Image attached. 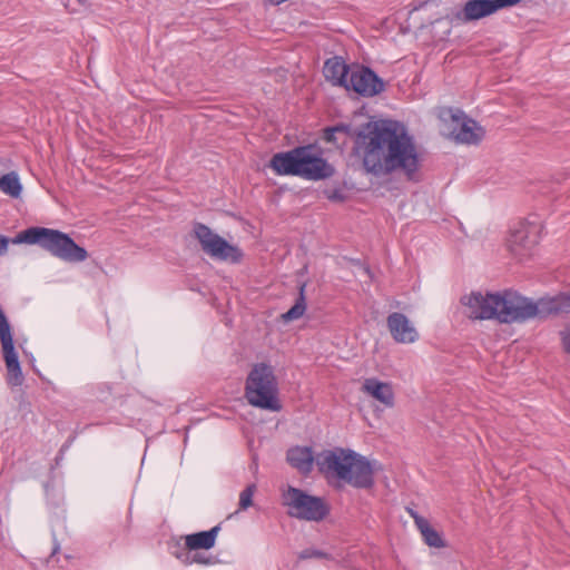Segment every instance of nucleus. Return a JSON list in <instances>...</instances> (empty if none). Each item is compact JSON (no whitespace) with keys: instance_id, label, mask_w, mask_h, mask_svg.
Segmentation results:
<instances>
[{"instance_id":"f257e3e1","label":"nucleus","mask_w":570,"mask_h":570,"mask_svg":"<svg viewBox=\"0 0 570 570\" xmlns=\"http://www.w3.org/2000/svg\"><path fill=\"white\" fill-rule=\"evenodd\" d=\"M461 303L469 307V316L475 320H497L500 323H524L531 318H547L570 314V293L541 297L537 302L514 291L503 293L472 292Z\"/></svg>"},{"instance_id":"f03ea898","label":"nucleus","mask_w":570,"mask_h":570,"mask_svg":"<svg viewBox=\"0 0 570 570\" xmlns=\"http://www.w3.org/2000/svg\"><path fill=\"white\" fill-rule=\"evenodd\" d=\"M368 127L371 138L363 156L366 173L381 176L402 171L414 180L421 161L413 137L396 121H370Z\"/></svg>"},{"instance_id":"7ed1b4c3","label":"nucleus","mask_w":570,"mask_h":570,"mask_svg":"<svg viewBox=\"0 0 570 570\" xmlns=\"http://www.w3.org/2000/svg\"><path fill=\"white\" fill-rule=\"evenodd\" d=\"M268 166L276 175L296 176L314 181L331 178L335 174L334 166L322 157L321 149L313 144L276 153L272 156Z\"/></svg>"},{"instance_id":"20e7f679","label":"nucleus","mask_w":570,"mask_h":570,"mask_svg":"<svg viewBox=\"0 0 570 570\" xmlns=\"http://www.w3.org/2000/svg\"><path fill=\"white\" fill-rule=\"evenodd\" d=\"M318 471L334 476L356 489H371L374 485V468L363 455L353 450H324L316 456Z\"/></svg>"},{"instance_id":"39448f33","label":"nucleus","mask_w":570,"mask_h":570,"mask_svg":"<svg viewBox=\"0 0 570 570\" xmlns=\"http://www.w3.org/2000/svg\"><path fill=\"white\" fill-rule=\"evenodd\" d=\"M10 242L13 244L38 245L52 256L67 263H80L89 256L87 249L79 246L68 234L47 227H29L18 233L12 239L0 235V256L7 253Z\"/></svg>"},{"instance_id":"423d86ee","label":"nucleus","mask_w":570,"mask_h":570,"mask_svg":"<svg viewBox=\"0 0 570 570\" xmlns=\"http://www.w3.org/2000/svg\"><path fill=\"white\" fill-rule=\"evenodd\" d=\"M245 397L255 407L273 412L282 410L278 383L272 365L264 362L253 365L245 383Z\"/></svg>"},{"instance_id":"0eeeda50","label":"nucleus","mask_w":570,"mask_h":570,"mask_svg":"<svg viewBox=\"0 0 570 570\" xmlns=\"http://www.w3.org/2000/svg\"><path fill=\"white\" fill-rule=\"evenodd\" d=\"M283 504L288 508L287 514L305 521L320 522L331 511L328 503L321 497L308 494L306 491L288 485L282 494Z\"/></svg>"},{"instance_id":"6e6552de","label":"nucleus","mask_w":570,"mask_h":570,"mask_svg":"<svg viewBox=\"0 0 570 570\" xmlns=\"http://www.w3.org/2000/svg\"><path fill=\"white\" fill-rule=\"evenodd\" d=\"M193 233L199 242L202 250L212 258L232 264H239L243 261V250L214 233L207 225L198 222L195 223Z\"/></svg>"},{"instance_id":"1a4fd4ad","label":"nucleus","mask_w":570,"mask_h":570,"mask_svg":"<svg viewBox=\"0 0 570 570\" xmlns=\"http://www.w3.org/2000/svg\"><path fill=\"white\" fill-rule=\"evenodd\" d=\"M444 121H451V136L455 141L466 145H479L485 130L479 122L468 117L462 110L445 108L440 115Z\"/></svg>"},{"instance_id":"9d476101","label":"nucleus","mask_w":570,"mask_h":570,"mask_svg":"<svg viewBox=\"0 0 570 570\" xmlns=\"http://www.w3.org/2000/svg\"><path fill=\"white\" fill-rule=\"evenodd\" d=\"M541 226L535 222L522 220L513 229L507 239L509 252L522 259L531 256L539 243Z\"/></svg>"},{"instance_id":"9b49d317","label":"nucleus","mask_w":570,"mask_h":570,"mask_svg":"<svg viewBox=\"0 0 570 570\" xmlns=\"http://www.w3.org/2000/svg\"><path fill=\"white\" fill-rule=\"evenodd\" d=\"M0 343L2 346V355L7 367V381L12 386H20L23 383V375L14 348L11 325L0 307Z\"/></svg>"},{"instance_id":"f8f14e48","label":"nucleus","mask_w":570,"mask_h":570,"mask_svg":"<svg viewBox=\"0 0 570 570\" xmlns=\"http://www.w3.org/2000/svg\"><path fill=\"white\" fill-rule=\"evenodd\" d=\"M346 85L347 91L352 90L362 97H374L385 90L384 80L370 67L363 65L352 67Z\"/></svg>"},{"instance_id":"ddd939ff","label":"nucleus","mask_w":570,"mask_h":570,"mask_svg":"<svg viewBox=\"0 0 570 570\" xmlns=\"http://www.w3.org/2000/svg\"><path fill=\"white\" fill-rule=\"evenodd\" d=\"M521 0H468L454 17L462 23L476 21L497 11L517 6Z\"/></svg>"},{"instance_id":"4468645a","label":"nucleus","mask_w":570,"mask_h":570,"mask_svg":"<svg viewBox=\"0 0 570 570\" xmlns=\"http://www.w3.org/2000/svg\"><path fill=\"white\" fill-rule=\"evenodd\" d=\"M387 328L393 340L397 343H413L417 340V331L410 323L406 315L393 312L386 320Z\"/></svg>"},{"instance_id":"2eb2a0df","label":"nucleus","mask_w":570,"mask_h":570,"mask_svg":"<svg viewBox=\"0 0 570 570\" xmlns=\"http://www.w3.org/2000/svg\"><path fill=\"white\" fill-rule=\"evenodd\" d=\"M351 70L352 68L346 65L342 57L334 56L324 62L323 75L333 86L348 88L346 82Z\"/></svg>"},{"instance_id":"dca6fc26","label":"nucleus","mask_w":570,"mask_h":570,"mask_svg":"<svg viewBox=\"0 0 570 570\" xmlns=\"http://www.w3.org/2000/svg\"><path fill=\"white\" fill-rule=\"evenodd\" d=\"M220 531V525H215L208 531H199L187 534L184 538L185 546L183 549L188 551L209 550L215 546L216 538Z\"/></svg>"},{"instance_id":"f3484780","label":"nucleus","mask_w":570,"mask_h":570,"mask_svg":"<svg viewBox=\"0 0 570 570\" xmlns=\"http://www.w3.org/2000/svg\"><path fill=\"white\" fill-rule=\"evenodd\" d=\"M286 460L291 466L303 474H308L313 469L314 455L311 446H294L286 453Z\"/></svg>"},{"instance_id":"a211bd4d","label":"nucleus","mask_w":570,"mask_h":570,"mask_svg":"<svg viewBox=\"0 0 570 570\" xmlns=\"http://www.w3.org/2000/svg\"><path fill=\"white\" fill-rule=\"evenodd\" d=\"M362 391L386 406H393L394 404V393L389 383L381 382L377 379H366L362 385Z\"/></svg>"},{"instance_id":"6ab92c4d","label":"nucleus","mask_w":570,"mask_h":570,"mask_svg":"<svg viewBox=\"0 0 570 570\" xmlns=\"http://www.w3.org/2000/svg\"><path fill=\"white\" fill-rule=\"evenodd\" d=\"M415 525L420 530L424 542L429 547L433 548H445L446 541L443 539L442 534L432 528L429 521L425 518H416L415 517Z\"/></svg>"},{"instance_id":"aec40b11","label":"nucleus","mask_w":570,"mask_h":570,"mask_svg":"<svg viewBox=\"0 0 570 570\" xmlns=\"http://www.w3.org/2000/svg\"><path fill=\"white\" fill-rule=\"evenodd\" d=\"M305 288L306 283H301L298 286V296L295 301V304L286 313L282 314V320L285 323L296 321L304 315L306 311Z\"/></svg>"},{"instance_id":"412c9836","label":"nucleus","mask_w":570,"mask_h":570,"mask_svg":"<svg viewBox=\"0 0 570 570\" xmlns=\"http://www.w3.org/2000/svg\"><path fill=\"white\" fill-rule=\"evenodd\" d=\"M171 554L175 556L185 564H190L193 562L199 564H209L213 562L212 557H205L203 553L199 552H195L193 556H190V551L183 549L178 541L174 544V550L171 551Z\"/></svg>"},{"instance_id":"4be33fe9","label":"nucleus","mask_w":570,"mask_h":570,"mask_svg":"<svg viewBox=\"0 0 570 570\" xmlns=\"http://www.w3.org/2000/svg\"><path fill=\"white\" fill-rule=\"evenodd\" d=\"M370 122H366L362 129H354L348 124H337L335 125V129L337 132L345 134L348 137L356 138L357 144L362 142L364 145V148L366 147V142L370 141L371 135V128L368 127Z\"/></svg>"},{"instance_id":"5701e85b","label":"nucleus","mask_w":570,"mask_h":570,"mask_svg":"<svg viewBox=\"0 0 570 570\" xmlns=\"http://www.w3.org/2000/svg\"><path fill=\"white\" fill-rule=\"evenodd\" d=\"M0 189L11 197H19L22 186L18 175L13 171L2 175L0 177Z\"/></svg>"},{"instance_id":"b1692460","label":"nucleus","mask_w":570,"mask_h":570,"mask_svg":"<svg viewBox=\"0 0 570 570\" xmlns=\"http://www.w3.org/2000/svg\"><path fill=\"white\" fill-rule=\"evenodd\" d=\"M256 491V485L254 483L248 484L239 494V509L246 510L253 505V495Z\"/></svg>"},{"instance_id":"393cba45","label":"nucleus","mask_w":570,"mask_h":570,"mask_svg":"<svg viewBox=\"0 0 570 570\" xmlns=\"http://www.w3.org/2000/svg\"><path fill=\"white\" fill-rule=\"evenodd\" d=\"M331 559V556L322 550L307 548L299 552L298 559L301 560H307V559Z\"/></svg>"},{"instance_id":"a878e982","label":"nucleus","mask_w":570,"mask_h":570,"mask_svg":"<svg viewBox=\"0 0 570 570\" xmlns=\"http://www.w3.org/2000/svg\"><path fill=\"white\" fill-rule=\"evenodd\" d=\"M562 348L567 354H570V327H566L560 332Z\"/></svg>"},{"instance_id":"bb28decb","label":"nucleus","mask_w":570,"mask_h":570,"mask_svg":"<svg viewBox=\"0 0 570 570\" xmlns=\"http://www.w3.org/2000/svg\"><path fill=\"white\" fill-rule=\"evenodd\" d=\"M336 134H337V131L334 126L325 128V130H324L325 141L336 144Z\"/></svg>"},{"instance_id":"cd10ccee","label":"nucleus","mask_w":570,"mask_h":570,"mask_svg":"<svg viewBox=\"0 0 570 570\" xmlns=\"http://www.w3.org/2000/svg\"><path fill=\"white\" fill-rule=\"evenodd\" d=\"M327 198L332 202H344L345 195L340 189H334L331 193L327 194Z\"/></svg>"},{"instance_id":"c85d7f7f","label":"nucleus","mask_w":570,"mask_h":570,"mask_svg":"<svg viewBox=\"0 0 570 570\" xmlns=\"http://www.w3.org/2000/svg\"><path fill=\"white\" fill-rule=\"evenodd\" d=\"M78 3L83 7L86 10L91 11L92 7H95L97 3L95 0H77Z\"/></svg>"},{"instance_id":"c756f323","label":"nucleus","mask_w":570,"mask_h":570,"mask_svg":"<svg viewBox=\"0 0 570 570\" xmlns=\"http://www.w3.org/2000/svg\"><path fill=\"white\" fill-rule=\"evenodd\" d=\"M409 513L411 514V517L415 520V517L416 518H423L422 515H420L416 511L412 510V509H409Z\"/></svg>"},{"instance_id":"7c9ffc66","label":"nucleus","mask_w":570,"mask_h":570,"mask_svg":"<svg viewBox=\"0 0 570 570\" xmlns=\"http://www.w3.org/2000/svg\"><path fill=\"white\" fill-rule=\"evenodd\" d=\"M58 550H59V546H58V544H56V546L53 547V549H52L51 556L56 554V553L58 552Z\"/></svg>"}]
</instances>
